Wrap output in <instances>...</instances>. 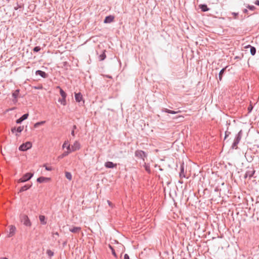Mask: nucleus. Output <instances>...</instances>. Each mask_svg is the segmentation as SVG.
<instances>
[{"instance_id":"47","label":"nucleus","mask_w":259,"mask_h":259,"mask_svg":"<svg viewBox=\"0 0 259 259\" xmlns=\"http://www.w3.org/2000/svg\"><path fill=\"white\" fill-rule=\"evenodd\" d=\"M254 4L256 5L259 6V0H257L255 2Z\"/></svg>"},{"instance_id":"7","label":"nucleus","mask_w":259,"mask_h":259,"mask_svg":"<svg viewBox=\"0 0 259 259\" xmlns=\"http://www.w3.org/2000/svg\"><path fill=\"white\" fill-rule=\"evenodd\" d=\"M255 171L252 167H248L247 170H246L245 174L244 175V178H246L247 177L250 179L254 175Z\"/></svg>"},{"instance_id":"28","label":"nucleus","mask_w":259,"mask_h":259,"mask_svg":"<svg viewBox=\"0 0 259 259\" xmlns=\"http://www.w3.org/2000/svg\"><path fill=\"white\" fill-rule=\"evenodd\" d=\"M58 102H60L62 105L65 106L66 104V98H62L58 99Z\"/></svg>"},{"instance_id":"37","label":"nucleus","mask_w":259,"mask_h":259,"mask_svg":"<svg viewBox=\"0 0 259 259\" xmlns=\"http://www.w3.org/2000/svg\"><path fill=\"white\" fill-rule=\"evenodd\" d=\"M247 8L251 11H254L255 9V7L254 6L248 5Z\"/></svg>"},{"instance_id":"19","label":"nucleus","mask_w":259,"mask_h":259,"mask_svg":"<svg viewBox=\"0 0 259 259\" xmlns=\"http://www.w3.org/2000/svg\"><path fill=\"white\" fill-rule=\"evenodd\" d=\"M32 186V184H26L24 186H23V187H22L20 190H19V192H23V191H26L28 189H29Z\"/></svg>"},{"instance_id":"10","label":"nucleus","mask_w":259,"mask_h":259,"mask_svg":"<svg viewBox=\"0 0 259 259\" xmlns=\"http://www.w3.org/2000/svg\"><path fill=\"white\" fill-rule=\"evenodd\" d=\"M75 99L77 102L79 103L83 101V103H84V101L83 100L82 95L80 93H75Z\"/></svg>"},{"instance_id":"33","label":"nucleus","mask_w":259,"mask_h":259,"mask_svg":"<svg viewBox=\"0 0 259 259\" xmlns=\"http://www.w3.org/2000/svg\"><path fill=\"white\" fill-rule=\"evenodd\" d=\"M23 129H24L23 126H20L17 128L16 131L18 133H21L23 130Z\"/></svg>"},{"instance_id":"32","label":"nucleus","mask_w":259,"mask_h":259,"mask_svg":"<svg viewBox=\"0 0 259 259\" xmlns=\"http://www.w3.org/2000/svg\"><path fill=\"white\" fill-rule=\"evenodd\" d=\"M45 122V121H40V122H36L34 124V126L35 128L37 127L39 125L43 124Z\"/></svg>"},{"instance_id":"40","label":"nucleus","mask_w":259,"mask_h":259,"mask_svg":"<svg viewBox=\"0 0 259 259\" xmlns=\"http://www.w3.org/2000/svg\"><path fill=\"white\" fill-rule=\"evenodd\" d=\"M231 134L230 132H228V131H226L225 132V139L227 138V137L229 136V135Z\"/></svg>"},{"instance_id":"27","label":"nucleus","mask_w":259,"mask_h":259,"mask_svg":"<svg viewBox=\"0 0 259 259\" xmlns=\"http://www.w3.org/2000/svg\"><path fill=\"white\" fill-rule=\"evenodd\" d=\"M65 177L69 181L72 180V177L71 172L68 171H65Z\"/></svg>"},{"instance_id":"9","label":"nucleus","mask_w":259,"mask_h":259,"mask_svg":"<svg viewBox=\"0 0 259 259\" xmlns=\"http://www.w3.org/2000/svg\"><path fill=\"white\" fill-rule=\"evenodd\" d=\"M9 234H8V237H13L16 232V228L15 226L11 225L9 226Z\"/></svg>"},{"instance_id":"53","label":"nucleus","mask_w":259,"mask_h":259,"mask_svg":"<svg viewBox=\"0 0 259 259\" xmlns=\"http://www.w3.org/2000/svg\"><path fill=\"white\" fill-rule=\"evenodd\" d=\"M7 1L8 2H10V0H7Z\"/></svg>"},{"instance_id":"14","label":"nucleus","mask_w":259,"mask_h":259,"mask_svg":"<svg viewBox=\"0 0 259 259\" xmlns=\"http://www.w3.org/2000/svg\"><path fill=\"white\" fill-rule=\"evenodd\" d=\"M28 117V114L26 113L23 114L21 117L16 120V123L18 124L21 123L23 120L26 119Z\"/></svg>"},{"instance_id":"3","label":"nucleus","mask_w":259,"mask_h":259,"mask_svg":"<svg viewBox=\"0 0 259 259\" xmlns=\"http://www.w3.org/2000/svg\"><path fill=\"white\" fill-rule=\"evenodd\" d=\"M21 221L23 224L27 227H30L31 226V223L28 218V216L26 214H22L20 217Z\"/></svg>"},{"instance_id":"16","label":"nucleus","mask_w":259,"mask_h":259,"mask_svg":"<svg viewBox=\"0 0 259 259\" xmlns=\"http://www.w3.org/2000/svg\"><path fill=\"white\" fill-rule=\"evenodd\" d=\"M36 75H39L42 77L46 78L48 77V74L44 71L41 70H37L35 72Z\"/></svg>"},{"instance_id":"18","label":"nucleus","mask_w":259,"mask_h":259,"mask_svg":"<svg viewBox=\"0 0 259 259\" xmlns=\"http://www.w3.org/2000/svg\"><path fill=\"white\" fill-rule=\"evenodd\" d=\"M50 180V178L44 177H40L37 179V182L39 183H42L45 182H47Z\"/></svg>"},{"instance_id":"36","label":"nucleus","mask_w":259,"mask_h":259,"mask_svg":"<svg viewBox=\"0 0 259 259\" xmlns=\"http://www.w3.org/2000/svg\"><path fill=\"white\" fill-rule=\"evenodd\" d=\"M252 109H253V106L252 105V104H250L249 106L247 108L248 112L249 113L251 112V111L252 110Z\"/></svg>"},{"instance_id":"23","label":"nucleus","mask_w":259,"mask_h":259,"mask_svg":"<svg viewBox=\"0 0 259 259\" xmlns=\"http://www.w3.org/2000/svg\"><path fill=\"white\" fill-rule=\"evenodd\" d=\"M57 88L60 90V94L61 97L66 98L67 96L66 93L59 86H57Z\"/></svg>"},{"instance_id":"29","label":"nucleus","mask_w":259,"mask_h":259,"mask_svg":"<svg viewBox=\"0 0 259 259\" xmlns=\"http://www.w3.org/2000/svg\"><path fill=\"white\" fill-rule=\"evenodd\" d=\"M144 168L145 169V170L147 172H148V173H150L151 170H150V167L149 165L147 164L146 163H145V164L144 165Z\"/></svg>"},{"instance_id":"38","label":"nucleus","mask_w":259,"mask_h":259,"mask_svg":"<svg viewBox=\"0 0 259 259\" xmlns=\"http://www.w3.org/2000/svg\"><path fill=\"white\" fill-rule=\"evenodd\" d=\"M231 14L233 16L234 19H237L238 16V13L232 12Z\"/></svg>"},{"instance_id":"48","label":"nucleus","mask_w":259,"mask_h":259,"mask_svg":"<svg viewBox=\"0 0 259 259\" xmlns=\"http://www.w3.org/2000/svg\"><path fill=\"white\" fill-rule=\"evenodd\" d=\"M247 12H248V11H247V9H244V10H243V13H247Z\"/></svg>"},{"instance_id":"24","label":"nucleus","mask_w":259,"mask_h":259,"mask_svg":"<svg viewBox=\"0 0 259 259\" xmlns=\"http://www.w3.org/2000/svg\"><path fill=\"white\" fill-rule=\"evenodd\" d=\"M19 91L20 90L17 89L14 93H13L12 96L14 98V100L17 101V98L19 94Z\"/></svg>"},{"instance_id":"1","label":"nucleus","mask_w":259,"mask_h":259,"mask_svg":"<svg viewBox=\"0 0 259 259\" xmlns=\"http://www.w3.org/2000/svg\"><path fill=\"white\" fill-rule=\"evenodd\" d=\"M242 136V131L240 130L237 135L236 136L235 138L234 139V142L232 145V148L233 149H237L238 148V144L240 142Z\"/></svg>"},{"instance_id":"15","label":"nucleus","mask_w":259,"mask_h":259,"mask_svg":"<svg viewBox=\"0 0 259 259\" xmlns=\"http://www.w3.org/2000/svg\"><path fill=\"white\" fill-rule=\"evenodd\" d=\"M245 48H250V52L251 55L254 56L256 53V48L254 47L251 46L249 45L246 46Z\"/></svg>"},{"instance_id":"8","label":"nucleus","mask_w":259,"mask_h":259,"mask_svg":"<svg viewBox=\"0 0 259 259\" xmlns=\"http://www.w3.org/2000/svg\"><path fill=\"white\" fill-rule=\"evenodd\" d=\"M80 144L79 143L76 141L74 144L71 146V147L70 146V151L71 152H74V151H75L76 150H78L80 149Z\"/></svg>"},{"instance_id":"21","label":"nucleus","mask_w":259,"mask_h":259,"mask_svg":"<svg viewBox=\"0 0 259 259\" xmlns=\"http://www.w3.org/2000/svg\"><path fill=\"white\" fill-rule=\"evenodd\" d=\"M199 7L202 12H206L209 10V9L207 7V5L205 4L200 5L199 6Z\"/></svg>"},{"instance_id":"42","label":"nucleus","mask_w":259,"mask_h":259,"mask_svg":"<svg viewBox=\"0 0 259 259\" xmlns=\"http://www.w3.org/2000/svg\"><path fill=\"white\" fill-rule=\"evenodd\" d=\"M124 259H130L127 254H125L124 255Z\"/></svg>"},{"instance_id":"5","label":"nucleus","mask_w":259,"mask_h":259,"mask_svg":"<svg viewBox=\"0 0 259 259\" xmlns=\"http://www.w3.org/2000/svg\"><path fill=\"white\" fill-rule=\"evenodd\" d=\"M135 155L136 157L141 158L144 161L145 160L144 158L147 156V154L145 151L140 150H136L135 152Z\"/></svg>"},{"instance_id":"22","label":"nucleus","mask_w":259,"mask_h":259,"mask_svg":"<svg viewBox=\"0 0 259 259\" xmlns=\"http://www.w3.org/2000/svg\"><path fill=\"white\" fill-rule=\"evenodd\" d=\"M39 221L40 223L42 225H46L47 224L46 219L45 215H40L39 217Z\"/></svg>"},{"instance_id":"34","label":"nucleus","mask_w":259,"mask_h":259,"mask_svg":"<svg viewBox=\"0 0 259 259\" xmlns=\"http://www.w3.org/2000/svg\"><path fill=\"white\" fill-rule=\"evenodd\" d=\"M40 47H39V46H36V47H35L33 49V51L34 52H39L40 50Z\"/></svg>"},{"instance_id":"31","label":"nucleus","mask_w":259,"mask_h":259,"mask_svg":"<svg viewBox=\"0 0 259 259\" xmlns=\"http://www.w3.org/2000/svg\"><path fill=\"white\" fill-rule=\"evenodd\" d=\"M47 254L50 257L54 255V252L50 249L47 250Z\"/></svg>"},{"instance_id":"44","label":"nucleus","mask_w":259,"mask_h":259,"mask_svg":"<svg viewBox=\"0 0 259 259\" xmlns=\"http://www.w3.org/2000/svg\"><path fill=\"white\" fill-rule=\"evenodd\" d=\"M71 135H72L73 137H74V136H75V131L72 130V131H71Z\"/></svg>"},{"instance_id":"2","label":"nucleus","mask_w":259,"mask_h":259,"mask_svg":"<svg viewBox=\"0 0 259 259\" xmlns=\"http://www.w3.org/2000/svg\"><path fill=\"white\" fill-rule=\"evenodd\" d=\"M66 145H68V147H67V151H65L62 155L59 156V158H63L64 157L67 156L70 153H71L70 150V145L69 144V142L68 140H66L62 146V148L64 149L65 148Z\"/></svg>"},{"instance_id":"41","label":"nucleus","mask_w":259,"mask_h":259,"mask_svg":"<svg viewBox=\"0 0 259 259\" xmlns=\"http://www.w3.org/2000/svg\"><path fill=\"white\" fill-rule=\"evenodd\" d=\"M21 6L20 5H19V4H17V6L16 7H14V9L15 10H17L19 8H21Z\"/></svg>"},{"instance_id":"43","label":"nucleus","mask_w":259,"mask_h":259,"mask_svg":"<svg viewBox=\"0 0 259 259\" xmlns=\"http://www.w3.org/2000/svg\"><path fill=\"white\" fill-rule=\"evenodd\" d=\"M16 131V127H14L11 128V132L14 133Z\"/></svg>"},{"instance_id":"46","label":"nucleus","mask_w":259,"mask_h":259,"mask_svg":"<svg viewBox=\"0 0 259 259\" xmlns=\"http://www.w3.org/2000/svg\"><path fill=\"white\" fill-rule=\"evenodd\" d=\"M77 128V126L76 125H73V126H72V130H73V131H75V130H76Z\"/></svg>"},{"instance_id":"54","label":"nucleus","mask_w":259,"mask_h":259,"mask_svg":"<svg viewBox=\"0 0 259 259\" xmlns=\"http://www.w3.org/2000/svg\"><path fill=\"white\" fill-rule=\"evenodd\" d=\"M183 259H187L186 258H183Z\"/></svg>"},{"instance_id":"45","label":"nucleus","mask_w":259,"mask_h":259,"mask_svg":"<svg viewBox=\"0 0 259 259\" xmlns=\"http://www.w3.org/2000/svg\"><path fill=\"white\" fill-rule=\"evenodd\" d=\"M55 235H56V236H59V233H58L57 232H55V233H53V237H54V236H55Z\"/></svg>"},{"instance_id":"30","label":"nucleus","mask_w":259,"mask_h":259,"mask_svg":"<svg viewBox=\"0 0 259 259\" xmlns=\"http://www.w3.org/2000/svg\"><path fill=\"white\" fill-rule=\"evenodd\" d=\"M109 248L111 249V252H112V254L115 257H117V256L116 255V253L115 252V251L114 249V248L110 245H109Z\"/></svg>"},{"instance_id":"6","label":"nucleus","mask_w":259,"mask_h":259,"mask_svg":"<svg viewBox=\"0 0 259 259\" xmlns=\"http://www.w3.org/2000/svg\"><path fill=\"white\" fill-rule=\"evenodd\" d=\"M32 147V144L30 142H27L25 143H23L20 146L19 150L22 151H25L28 149L31 148Z\"/></svg>"},{"instance_id":"49","label":"nucleus","mask_w":259,"mask_h":259,"mask_svg":"<svg viewBox=\"0 0 259 259\" xmlns=\"http://www.w3.org/2000/svg\"><path fill=\"white\" fill-rule=\"evenodd\" d=\"M0 259H8V258L5 257H0Z\"/></svg>"},{"instance_id":"12","label":"nucleus","mask_w":259,"mask_h":259,"mask_svg":"<svg viewBox=\"0 0 259 259\" xmlns=\"http://www.w3.org/2000/svg\"><path fill=\"white\" fill-rule=\"evenodd\" d=\"M117 166L116 164L113 163L111 161H107L105 163V166L106 168H113L116 167Z\"/></svg>"},{"instance_id":"26","label":"nucleus","mask_w":259,"mask_h":259,"mask_svg":"<svg viewBox=\"0 0 259 259\" xmlns=\"http://www.w3.org/2000/svg\"><path fill=\"white\" fill-rule=\"evenodd\" d=\"M105 52H106V50H104L103 51V53L102 54H101L100 56H99V59H100V61H103L104 60H105V59L106 58V55L105 54Z\"/></svg>"},{"instance_id":"52","label":"nucleus","mask_w":259,"mask_h":259,"mask_svg":"<svg viewBox=\"0 0 259 259\" xmlns=\"http://www.w3.org/2000/svg\"><path fill=\"white\" fill-rule=\"evenodd\" d=\"M67 147H68V145H66V146H65V148H67Z\"/></svg>"},{"instance_id":"50","label":"nucleus","mask_w":259,"mask_h":259,"mask_svg":"<svg viewBox=\"0 0 259 259\" xmlns=\"http://www.w3.org/2000/svg\"><path fill=\"white\" fill-rule=\"evenodd\" d=\"M239 58H239V57H238V56H236V57H235V59H239Z\"/></svg>"},{"instance_id":"20","label":"nucleus","mask_w":259,"mask_h":259,"mask_svg":"<svg viewBox=\"0 0 259 259\" xmlns=\"http://www.w3.org/2000/svg\"><path fill=\"white\" fill-rule=\"evenodd\" d=\"M227 68V66L226 67L223 68L220 72L219 74V80L221 81L222 79V77L223 76V74H224L225 72L226 71V68Z\"/></svg>"},{"instance_id":"11","label":"nucleus","mask_w":259,"mask_h":259,"mask_svg":"<svg viewBox=\"0 0 259 259\" xmlns=\"http://www.w3.org/2000/svg\"><path fill=\"white\" fill-rule=\"evenodd\" d=\"M81 230V228L80 227H73L69 228V231L75 234L79 233Z\"/></svg>"},{"instance_id":"17","label":"nucleus","mask_w":259,"mask_h":259,"mask_svg":"<svg viewBox=\"0 0 259 259\" xmlns=\"http://www.w3.org/2000/svg\"><path fill=\"white\" fill-rule=\"evenodd\" d=\"M180 177L181 178H186L185 172L184 170V163L181 165V170L180 172Z\"/></svg>"},{"instance_id":"13","label":"nucleus","mask_w":259,"mask_h":259,"mask_svg":"<svg viewBox=\"0 0 259 259\" xmlns=\"http://www.w3.org/2000/svg\"><path fill=\"white\" fill-rule=\"evenodd\" d=\"M114 17L112 15L106 16L104 20L105 23H109L113 21Z\"/></svg>"},{"instance_id":"51","label":"nucleus","mask_w":259,"mask_h":259,"mask_svg":"<svg viewBox=\"0 0 259 259\" xmlns=\"http://www.w3.org/2000/svg\"><path fill=\"white\" fill-rule=\"evenodd\" d=\"M218 2H219V0H216L215 3L217 4L218 3Z\"/></svg>"},{"instance_id":"4","label":"nucleus","mask_w":259,"mask_h":259,"mask_svg":"<svg viewBox=\"0 0 259 259\" xmlns=\"http://www.w3.org/2000/svg\"><path fill=\"white\" fill-rule=\"evenodd\" d=\"M33 176V174L28 172L25 174L23 176L18 180V183H24L29 180Z\"/></svg>"},{"instance_id":"35","label":"nucleus","mask_w":259,"mask_h":259,"mask_svg":"<svg viewBox=\"0 0 259 259\" xmlns=\"http://www.w3.org/2000/svg\"><path fill=\"white\" fill-rule=\"evenodd\" d=\"M44 167H45L46 170L48 171H51L53 170V168L51 166H48L46 165H44Z\"/></svg>"},{"instance_id":"39","label":"nucleus","mask_w":259,"mask_h":259,"mask_svg":"<svg viewBox=\"0 0 259 259\" xmlns=\"http://www.w3.org/2000/svg\"><path fill=\"white\" fill-rule=\"evenodd\" d=\"M107 203L109 206H110L111 208H113L114 207L113 204L109 200H107Z\"/></svg>"},{"instance_id":"25","label":"nucleus","mask_w":259,"mask_h":259,"mask_svg":"<svg viewBox=\"0 0 259 259\" xmlns=\"http://www.w3.org/2000/svg\"><path fill=\"white\" fill-rule=\"evenodd\" d=\"M162 111L163 112H166V113H170V114H176L177 113H178V112H176V111H173V110H170L169 109H168L167 108H163L162 109ZM180 112V111H178V112Z\"/></svg>"}]
</instances>
